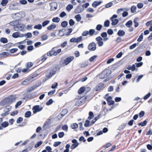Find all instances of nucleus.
Instances as JSON below:
<instances>
[{
	"instance_id": "f257e3e1",
	"label": "nucleus",
	"mask_w": 152,
	"mask_h": 152,
	"mask_svg": "<svg viewBox=\"0 0 152 152\" xmlns=\"http://www.w3.org/2000/svg\"><path fill=\"white\" fill-rule=\"evenodd\" d=\"M59 69V68L57 66L52 67L48 69L46 72V77H48L50 78L55 74L57 71Z\"/></svg>"
},
{
	"instance_id": "f03ea898",
	"label": "nucleus",
	"mask_w": 152,
	"mask_h": 152,
	"mask_svg": "<svg viewBox=\"0 0 152 152\" xmlns=\"http://www.w3.org/2000/svg\"><path fill=\"white\" fill-rule=\"evenodd\" d=\"M14 100V98L11 96L7 97L4 99L0 102L1 106H4L12 103Z\"/></svg>"
},
{
	"instance_id": "7ed1b4c3",
	"label": "nucleus",
	"mask_w": 152,
	"mask_h": 152,
	"mask_svg": "<svg viewBox=\"0 0 152 152\" xmlns=\"http://www.w3.org/2000/svg\"><path fill=\"white\" fill-rule=\"evenodd\" d=\"M111 70L108 69H105L99 75V77L100 79H104L108 76L111 74Z\"/></svg>"
},
{
	"instance_id": "20e7f679",
	"label": "nucleus",
	"mask_w": 152,
	"mask_h": 152,
	"mask_svg": "<svg viewBox=\"0 0 152 152\" xmlns=\"http://www.w3.org/2000/svg\"><path fill=\"white\" fill-rule=\"evenodd\" d=\"M11 106L8 105L6 106L4 109L3 113H2L1 115L3 117H4L9 114V112L11 110Z\"/></svg>"
},
{
	"instance_id": "39448f33",
	"label": "nucleus",
	"mask_w": 152,
	"mask_h": 152,
	"mask_svg": "<svg viewBox=\"0 0 152 152\" xmlns=\"http://www.w3.org/2000/svg\"><path fill=\"white\" fill-rule=\"evenodd\" d=\"M42 109L43 107H40L39 105H36L34 106L32 108L33 113L34 114H36L37 112L40 111L42 110Z\"/></svg>"
},
{
	"instance_id": "423d86ee",
	"label": "nucleus",
	"mask_w": 152,
	"mask_h": 152,
	"mask_svg": "<svg viewBox=\"0 0 152 152\" xmlns=\"http://www.w3.org/2000/svg\"><path fill=\"white\" fill-rule=\"evenodd\" d=\"M34 78V77H30L27 79H26L23 80L21 83V84L22 85H26L27 84L29 83L32 81V79Z\"/></svg>"
},
{
	"instance_id": "0eeeda50",
	"label": "nucleus",
	"mask_w": 152,
	"mask_h": 152,
	"mask_svg": "<svg viewBox=\"0 0 152 152\" xmlns=\"http://www.w3.org/2000/svg\"><path fill=\"white\" fill-rule=\"evenodd\" d=\"M88 49L91 51H94L96 48V44L94 42L90 43L88 47Z\"/></svg>"
},
{
	"instance_id": "6e6552de",
	"label": "nucleus",
	"mask_w": 152,
	"mask_h": 152,
	"mask_svg": "<svg viewBox=\"0 0 152 152\" xmlns=\"http://www.w3.org/2000/svg\"><path fill=\"white\" fill-rule=\"evenodd\" d=\"M74 58L73 56L69 57L64 60V63L65 64V65H67L72 61Z\"/></svg>"
},
{
	"instance_id": "1a4fd4ad",
	"label": "nucleus",
	"mask_w": 152,
	"mask_h": 152,
	"mask_svg": "<svg viewBox=\"0 0 152 152\" xmlns=\"http://www.w3.org/2000/svg\"><path fill=\"white\" fill-rule=\"evenodd\" d=\"M50 5L51 7L50 9L51 11H53L54 10H56L57 9L58 5L55 2L51 3H50Z\"/></svg>"
},
{
	"instance_id": "9d476101",
	"label": "nucleus",
	"mask_w": 152,
	"mask_h": 152,
	"mask_svg": "<svg viewBox=\"0 0 152 152\" xmlns=\"http://www.w3.org/2000/svg\"><path fill=\"white\" fill-rule=\"evenodd\" d=\"M103 39L100 36L97 37L96 38V40L97 41V43L99 46H102L103 44L102 41Z\"/></svg>"
},
{
	"instance_id": "9b49d317",
	"label": "nucleus",
	"mask_w": 152,
	"mask_h": 152,
	"mask_svg": "<svg viewBox=\"0 0 152 152\" xmlns=\"http://www.w3.org/2000/svg\"><path fill=\"white\" fill-rule=\"evenodd\" d=\"M13 22L14 23L13 26L15 30L16 31H18L19 30V25H18V24L19 22V20H16L14 21Z\"/></svg>"
},
{
	"instance_id": "f8f14e48",
	"label": "nucleus",
	"mask_w": 152,
	"mask_h": 152,
	"mask_svg": "<svg viewBox=\"0 0 152 152\" xmlns=\"http://www.w3.org/2000/svg\"><path fill=\"white\" fill-rule=\"evenodd\" d=\"M84 10V9L81 7H80V4L77 7L75 10V13H80L82 12Z\"/></svg>"
},
{
	"instance_id": "ddd939ff",
	"label": "nucleus",
	"mask_w": 152,
	"mask_h": 152,
	"mask_svg": "<svg viewBox=\"0 0 152 152\" xmlns=\"http://www.w3.org/2000/svg\"><path fill=\"white\" fill-rule=\"evenodd\" d=\"M10 56V53L6 52H3L0 54V58L4 57L9 56Z\"/></svg>"
},
{
	"instance_id": "4468645a",
	"label": "nucleus",
	"mask_w": 152,
	"mask_h": 152,
	"mask_svg": "<svg viewBox=\"0 0 152 152\" xmlns=\"http://www.w3.org/2000/svg\"><path fill=\"white\" fill-rule=\"evenodd\" d=\"M103 83H100L98 84L95 88V90L96 91H98L101 89L104 86Z\"/></svg>"
},
{
	"instance_id": "2eb2a0df",
	"label": "nucleus",
	"mask_w": 152,
	"mask_h": 152,
	"mask_svg": "<svg viewBox=\"0 0 152 152\" xmlns=\"http://www.w3.org/2000/svg\"><path fill=\"white\" fill-rule=\"evenodd\" d=\"M101 1H94L92 4V6L94 8H96L98 6L102 3Z\"/></svg>"
},
{
	"instance_id": "dca6fc26",
	"label": "nucleus",
	"mask_w": 152,
	"mask_h": 152,
	"mask_svg": "<svg viewBox=\"0 0 152 152\" xmlns=\"http://www.w3.org/2000/svg\"><path fill=\"white\" fill-rule=\"evenodd\" d=\"M100 116V114L98 115L97 116H96L91 121V123L90 126H91L99 118V117Z\"/></svg>"
},
{
	"instance_id": "f3484780",
	"label": "nucleus",
	"mask_w": 152,
	"mask_h": 152,
	"mask_svg": "<svg viewBox=\"0 0 152 152\" xmlns=\"http://www.w3.org/2000/svg\"><path fill=\"white\" fill-rule=\"evenodd\" d=\"M125 31L123 30H119L117 33V34L119 36L122 37L125 34Z\"/></svg>"
},
{
	"instance_id": "a211bd4d",
	"label": "nucleus",
	"mask_w": 152,
	"mask_h": 152,
	"mask_svg": "<svg viewBox=\"0 0 152 152\" xmlns=\"http://www.w3.org/2000/svg\"><path fill=\"white\" fill-rule=\"evenodd\" d=\"M65 30V29H64V28L59 30V32L58 33V35L61 37L64 36L65 34L64 33H63V32H64Z\"/></svg>"
},
{
	"instance_id": "6ab92c4d",
	"label": "nucleus",
	"mask_w": 152,
	"mask_h": 152,
	"mask_svg": "<svg viewBox=\"0 0 152 152\" xmlns=\"http://www.w3.org/2000/svg\"><path fill=\"white\" fill-rule=\"evenodd\" d=\"M85 87L84 86H83L81 87L78 90V93L80 94H81L83 93L85 91Z\"/></svg>"
},
{
	"instance_id": "aec40b11",
	"label": "nucleus",
	"mask_w": 152,
	"mask_h": 152,
	"mask_svg": "<svg viewBox=\"0 0 152 152\" xmlns=\"http://www.w3.org/2000/svg\"><path fill=\"white\" fill-rule=\"evenodd\" d=\"M132 21L131 20L128 21L126 23V26L128 28L130 27L132 24Z\"/></svg>"
},
{
	"instance_id": "412c9836",
	"label": "nucleus",
	"mask_w": 152,
	"mask_h": 152,
	"mask_svg": "<svg viewBox=\"0 0 152 152\" xmlns=\"http://www.w3.org/2000/svg\"><path fill=\"white\" fill-rule=\"evenodd\" d=\"M147 122L146 120L144 121L143 122H141L139 123L137 125L139 126H144L146 125Z\"/></svg>"
},
{
	"instance_id": "4be33fe9",
	"label": "nucleus",
	"mask_w": 152,
	"mask_h": 152,
	"mask_svg": "<svg viewBox=\"0 0 152 152\" xmlns=\"http://www.w3.org/2000/svg\"><path fill=\"white\" fill-rule=\"evenodd\" d=\"M31 113L30 111H27L25 113V117L26 118H29L31 116Z\"/></svg>"
},
{
	"instance_id": "5701e85b",
	"label": "nucleus",
	"mask_w": 152,
	"mask_h": 152,
	"mask_svg": "<svg viewBox=\"0 0 152 152\" xmlns=\"http://www.w3.org/2000/svg\"><path fill=\"white\" fill-rule=\"evenodd\" d=\"M56 27V25L54 23H53L50 26L47 27V29L48 30H51L55 28Z\"/></svg>"
},
{
	"instance_id": "b1692460",
	"label": "nucleus",
	"mask_w": 152,
	"mask_h": 152,
	"mask_svg": "<svg viewBox=\"0 0 152 152\" xmlns=\"http://www.w3.org/2000/svg\"><path fill=\"white\" fill-rule=\"evenodd\" d=\"M94 115L93 112L91 111L89 112V116L88 117V119L89 120H91L94 117Z\"/></svg>"
},
{
	"instance_id": "393cba45",
	"label": "nucleus",
	"mask_w": 152,
	"mask_h": 152,
	"mask_svg": "<svg viewBox=\"0 0 152 152\" xmlns=\"http://www.w3.org/2000/svg\"><path fill=\"white\" fill-rule=\"evenodd\" d=\"M73 6L71 4H68L66 8V10L68 11H69L72 9L73 8Z\"/></svg>"
},
{
	"instance_id": "a878e982",
	"label": "nucleus",
	"mask_w": 152,
	"mask_h": 152,
	"mask_svg": "<svg viewBox=\"0 0 152 152\" xmlns=\"http://www.w3.org/2000/svg\"><path fill=\"white\" fill-rule=\"evenodd\" d=\"M0 41L1 42L5 43L8 42V40L6 38L4 37H2L0 39Z\"/></svg>"
},
{
	"instance_id": "bb28decb",
	"label": "nucleus",
	"mask_w": 152,
	"mask_h": 152,
	"mask_svg": "<svg viewBox=\"0 0 152 152\" xmlns=\"http://www.w3.org/2000/svg\"><path fill=\"white\" fill-rule=\"evenodd\" d=\"M112 21V23H111V24L113 26H114L116 25L118 22V19H115L114 20H113Z\"/></svg>"
},
{
	"instance_id": "cd10ccee",
	"label": "nucleus",
	"mask_w": 152,
	"mask_h": 152,
	"mask_svg": "<svg viewBox=\"0 0 152 152\" xmlns=\"http://www.w3.org/2000/svg\"><path fill=\"white\" fill-rule=\"evenodd\" d=\"M75 18L76 19V20L77 22L80 21L81 19V17L80 14H78L76 15L75 16Z\"/></svg>"
},
{
	"instance_id": "c85d7f7f",
	"label": "nucleus",
	"mask_w": 152,
	"mask_h": 152,
	"mask_svg": "<svg viewBox=\"0 0 152 152\" xmlns=\"http://www.w3.org/2000/svg\"><path fill=\"white\" fill-rule=\"evenodd\" d=\"M19 14V13L18 12L16 13H13L12 14V17L14 19H18V15Z\"/></svg>"
},
{
	"instance_id": "c756f323",
	"label": "nucleus",
	"mask_w": 152,
	"mask_h": 152,
	"mask_svg": "<svg viewBox=\"0 0 152 152\" xmlns=\"http://www.w3.org/2000/svg\"><path fill=\"white\" fill-rule=\"evenodd\" d=\"M78 127V125L76 123L72 124L71 125V127L73 129H75Z\"/></svg>"
},
{
	"instance_id": "7c9ffc66",
	"label": "nucleus",
	"mask_w": 152,
	"mask_h": 152,
	"mask_svg": "<svg viewBox=\"0 0 152 152\" xmlns=\"http://www.w3.org/2000/svg\"><path fill=\"white\" fill-rule=\"evenodd\" d=\"M55 51L51 50L47 53V55L48 56H52L53 55H55Z\"/></svg>"
},
{
	"instance_id": "2f4dec72",
	"label": "nucleus",
	"mask_w": 152,
	"mask_h": 152,
	"mask_svg": "<svg viewBox=\"0 0 152 152\" xmlns=\"http://www.w3.org/2000/svg\"><path fill=\"white\" fill-rule=\"evenodd\" d=\"M137 9L136 7L133 5L131 7V12L132 13H134L136 12V9Z\"/></svg>"
},
{
	"instance_id": "473e14b6",
	"label": "nucleus",
	"mask_w": 152,
	"mask_h": 152,
	"mask_svg": "<svg viewBox=\"0 0 152 152\" xmlns=\"http://www.w3.org/2000/svg\"><path fill=\"white\" fill-rule=\"evenodd\" d=\"M42 26L40 24L38 25H35L34 26V28L35 29H38L39 30L41 29L42 28Z\"/></svg>"
},
{
	"instance_id": "72a5a7b5",
	"label": "nucleus",
	"mask_w": 152,
	"mask_h": 152,
	"mask_svg": "<svg viewBox=\"0 0 152 152\" xmlns=\"http://www.w3.org/2000/svg\"><path fill=\"white\" fill-rule=\"evenodd\" d=\"M9 125V123L7 121H4L1 124V126L4 128H5L7 127Z\"/></svg>"
},
{
	"instance_id": "f704fd0d",
	"label": "nucleus",
	"mask_w": 152,
	"mask_h": 152,
	"mask_svg": "<svg viewBox=\"0 0 152 152\" xmlns=\"http://www.w3.org/2000/svg\"><path fill=\"white\" fill-rule=\"evenodd\" d=\"M68 22L66 21H63L61 23V26L63 27H65L68 25Z\"/></svg>"
},
{
	"instance_id": "c9c22d12",
	"label": "nucleus",
	"mask_w": 152,
	"mask_h": 152,
	"mask_svg": "<svg viewBox=\"0 0 152 152\" xmlns=\"http://www.w3.org/2000/svg\"><path fill=\"white\" fill-rule=\"evenodd\" d=\"M8 2L7 0H2L1 2V4L3 6H6Z\"/></svg>"
},
{
	"instance_id": "e433bc0d",
	"label": "nucleus",
	"mask_w": 152,
	"mask_h": 152,
	"mask_svg": "<svg viewBox=\"0 0 152 152\" xmlns=\"http://www.w3.org/2000/svg\"><path fill=\"white\" fill-rule=\"evenodd\" d=\"M41 38L42 39V41H43L47 39L48 38V37L47 35L44 34L42 35L41 37Z\"/></svg>"
},
{
	"instance_id": "4c0bfd02",
	"label": "nucleus",
	"mask_w": 152,
	"mask_h": 152,
	"mask_svg": "<svg viewBox=\"0 0 152 152\" xmlns=\"http://www.w3.org/2000/svg\"><path fill=\"white\" fill-rule=\"evenodd\" d=\"M60 20V19L58 17L54 18L52 19V21L54 22L58 23Z\"/></svg>"
},
{
	"instance_id": "58836bf2",
	"label": "nucleus",
	"mask_w": 152,
	"mask_h": 152,
	"mask_svg": "<svg viewBox=\"0 0 152 152\" xmlns=\"http://www.w3.org/2000/svg\"><path fill=\"white\" fill-rule=\"evenodd\" d=\"M88 32V34L91 36H92L95 33V31L94 29H90Z\"/></svg>"
},
{
	"instance_id": "ea45409f",
	"label": "nucleus",
	"mask_w": 152,
	"mask_h": 152,
	"mask_svg": "<svg viewBox=\"0 0 152 152\" xmlns=\"http://www.w3.org/2000/svg\"><path fill=\"white\" fill-rule=\"evenodd\" d=\"M23 120V118L21 117H20V126H23L25 125L26 124V122H23V124H21V122Z\"/></svg>"
},
{
	"instance_id": "a19ab883",
	"label": "nucleus",
	"mask_w": 152,
	"mask_h": 152,
	"mask_svg": "<svg viewBox=\"0 0 152 152\" xmlns=\"http://www.w3.org/2000/svg\"><path fill=\"white\" fill-rule=\"evenodd\" d=\"M143 39V33H142L139 36L138 39H137V41L138 42H140Z\"/></svg>"
},
{
	"instance_id": "79ce46f5",
	"label": "nucleus",
	"mask_w": 152,
	"mask_h": 152,
	"mask_svg": "<svg viewBox=\"0 0 152 152\" xmlns=\"http://www.w3.org/2000/svg\"><path fill=\"white\" fill-rule=\"evenodd\" d=\"M110 22L109 20H107L104 21V26L105 27H107L110 25Z\"/></svg>"
},
{
	"instance_id": "37998d69",
	"label": "nucleus",
	"mask_w": 152,
	"mask_h": 152,
	"mask_svg": "<svg viewBox=\"0 0 152 152\" xmlns=\"http://www.w3.org/2000/svg\"><path fill=\"white\" fill-rule=\"evenodd\" d=\"M138 18H134V19L133 20V22L134 23V26L135 28L139 26V23L138 22H137L136 20V19H138Z\"/></svg>"
},
{
	"instance_id": "c03bdc74",
	"label": "nucleus",
	"mask_w": 152,
	"mask_h": 152,
	"mask_svg": "<svg viewBox=\"0 0 152 152\" xmlns=\"http://www.w3.org/2000/svg\"><path fill=\"white\" fill-rule=\"evenodd\" d=\"M42 143V141H39L37 143L35 144V148H37V147H39L41 145Z\"/></svg>"
},
{
	"instance_id": "a18cd8bd",
	"label": "nucleus",
	"mask_w": 152,
	"mask_h": 152,
	"mask_svg": "<svg viewBox=\"0 0 152 152\" xmlns=\"http://www.w3.org/2000/svg\"><path fill=\"white\" fill-rule=\"evenodd\" d=\"M53 102V99H50L48 102H47L46 104L48 106L49 105L52 104Z\"/></svg>"
},
{
	"instance_id": "49530a36",
	"label": "nucleus",
	"mask_w": 152,
	"mask_h": 152,
	"mask_svg": "<svg viewBox=\"0 0 152 152\" xmlns=\"http://www.w3.org/2000/svg\"><path fill=\"white\" fill-rule=\"evenodd\" d=\"M145 114L144 111H141L138 114V115L140 118H141Z\"/></svg>"
},
{
	"instance_id": "de8ad7c7",
	"label": "nucleus",
	"mask_w": 152,
	"mask_h": 152,
	"mask_svg": "<svg viewBox=\"0 0 152 152\" xmlns=\"http://www.w3.org/2000/svg\"><path fill=\"white\" fill-rule=\"evenodd\" d=\"M50 22V21L48 20H45L42 23V26L43 27H45Z\"/></svg>"
},
{
	"instance_id": "09e8293b",
	"label": "nucleus",
	"mask_w": 152,
	"mask_h": 152,
	"mask_svg": "<svg viewBox=\"0 0 152 152\" xmlns=\"http://www.w3.org/2000/svg\"><path fill=\"white\" fill-rule=\"evenodd\" d=\"M90 121L88 120H87L86 121L84 124V126L86 127H88L89 126V123Z\"/></svg>"
},
{
	"instance_id": "8fccbe9b",
	"label": "nucleus",
	"mask_w": 152,
	"mask_h": 152,
	"mask_svg": "<svg viewBox=\"0 0 152 152\" xmlns=\"http://www.w3.org/2000/svg\"><path fill=\"white\" fill-rule=\"evenodd\" d=\"M12 36L13 37L15 38H17L19 37V32H17L14 33Z\"/></svg>"
},
{
	"instance_id": "3c124183",
	"label": "nucleus",
	"mask_w": 152,
	"mask_h": 152,
	"mask_svg": "<svg viewBox=\"0 0 152 152\" xmlns=\"http://www.w3.org/2000/svg\"><path fill=\"white\" fill-rule=\"evenodd\" d=\"M26 13L24 12H20V18H24L25 16Z\"/></svg>"
},
{
	"instance_id": "603ef678",
	"label": "nucleus",
	"mask_w": 152,
	"mask_h": 152,
	"mask_svg": "<svg viewBox=\"0 0 152 152\" xmlns=\"http://www.w3.org/2000/svg\"><path fill=\"white\" fill-rule=\"evenodd\" d=\"M107 33L109 35H112L113 34V31L112 29H109L107 30Z\"/></svg>"
},
{
	"instance_id": "864d4df0",
	"label": "nucleus",
	"mask_w": 152,
	"mask_h": 152,
	"mask_svg": "<svg viewBox=\"0 0 152 152\" xmlns=\"http://www.w3.org/2000/svg\"><path fill=\"white\" fill-rule=\"evenodd\" d=\"M97 57V55H94V56H92L89 59V60L90 62H92Z\"/></svg>"
},
{
	"instance_id": "5fc2aeb1",
	"label": "nucleus",
	"mask_w": 152,
	"mask_h": 152,
	"mask_svg": "<svg viewBox=\"0 0 152 152\" xmlns=\"http://www.w3.org/2000/svg\"><path fill=\"white\" fill-rule=\"evenodd\" d=\"M26 37L27 38H31L32 37V34L31 32H28L26 34Z\"/></svg>"
},
{
	"instance_id": "6e6d98bb",
	"label": "nucleus",
	"mask_w": 152,
	"mask_h": 152,
	"mask_svg": "<svg viewBox=\"0 0 152 152\" xmlns=\"http://www.w3.org/2000/svg\"><path fill=\"white\" fill-rule=\"evenodd\" d=\"M69 23L70 26H71L74 25L75 24V22L72 19H70L69 21Z\"/></svg>"
},
{
	"instance_id": "4d7b16f0",
	"label": "nucleus",
	"mask_w": 152,
	"mask_h": 152,
	"mask_svg": "<svg viewBox=\"0 0 152 152\" xmlns=\"http://www.w3.org/2000/svg\"><path fill=\"white\" fill-rule=\"evenodd\" d=\"M61 142L60 141L55 142L54 143L53 146L55 147H56L61 144Z\"/></svg>"
},
{
	"instance_id": "13d9d810",
	"label": "nucleus",
	"mask_w": 152,
	"mask_h": 152,
	"mask_svg": "<svg viewBox=\"0 0 152 152\" xmlns=\"http://www.w3.org/2000/svg\"><path fill=\"white\" fill-rule=\"evenodd\" d=\"M26 26L24 24H21L20 23V31H23L24 30V28Z\"/></svg>"
},
{
	"instance_id": "bf43d9fd",
	"label": "nucleus",
	"mask_w": 152,
	"mask_h": 152,
	"mask_svg": "<svg viewBox=\"0 0 152 152\" xmlns=\"http://www.w3.org/2000/svg\"><path fill=\"white\" fill-rule=\"evenodd\" d=\"M75 40V42L78 43L82 40V36H80L77 38H76Z\"/></svg>"
},
{
	"instance_id": "052dcab7",
	"label": "nucleus",
	"mask_w": 152,
	"mask_h": 152,
	"mask_svg": "<svg viewBox=\"0 0 152 152\" xmlns=\"http://www.w3.org/2000/svg\"><path fill=\"white\" fill-rule=\"evenodd\" d=\"M82 103V102L80 100H78L75 103V105L76 106H79Z\"/></svg>"
},
{
	"instance_id": "680f3d73",
	"label": "nucleus",
	"mask_w": 152,
	"mask_h": 152,
	"mask_svg": "<svg viewBox=\"0 0 152 152\" xmlns=\"http://www.w3.org/2000/svg\"><path fill=\"white\" fill-rule=\"evenodd\" d=\"M27 49L28 51H30L34 49L33 46L31 45L27 47Z\"/></svg>"
},
{
	"instance_id": "e2e57ef3",
	"label": "nucleus",
	"mask_w": 152,
	"mask_h": 152,
	"mask_svg": "<svg viewBox=\"0 0 152 152\" xmlns=\"http://www.w3.org/2000/svg\"><path fill=\"white\" fill-rule=\"evenodd\" d=\"M20 3L22 5H25L27 4V2L26 0H20Z\"/></svg>"
},
{
	"instance_id": "0e129e2a",
	"label": "nucleus",
	"mask_w": 152,
	"mask_h": 152,
	"mask_svg": "<svg viewBox=\"0 0 152 152\" xmlns=\"http://www.w3.org/2000/svg\"><path fill=\"white\" fill-rule=\"evenodd\" d=\"M64 135V133L63 132H61L58 133V136L59 138H61L63 137Z\"/></svg>"
},
{
	"instance_id": "69168bd1",
	"label": "nucleus",
	"mask_w": 152,
	"mask_h": 152,
	"mask_svg": "<svg viewBox=\"0 0 152 152\" xmlns=\"http://www.w3.org/2000/svg\"><path fill=\"white\" fill-rule=\"evenodd\" d=\"M151 95L150 93L149 92L146 95L143 97V99L144 100H146L149 98Z\"/></svg>"
},
{
	"instance_id": "338daca9",
	"label": "nucleus",
	"mask_w": 152,
	"mask_h": 152,
	"mask_svg": "<svg viewBox=\"0 0 152 152\" xmlns=\"http://www.w3.org/2000/svg\"><path fill=\"white\" fill-rule=\"evenodd\" d=\"M102 25L101 24H98L96 26V29L97 31H100L102 28Z\"/></svg>"
},
{
	"instance_id": "774afa93",
	"label": "nucleus",
	"mask_w": 152,
	"mask_h": 152,
	"mask_svg": "<svg viewBox=\"0 0 152 152\" xmlns=\"http://www.w3.org/2000/svg\"><path fill=\"white\" fill-rule=\"evenodd\" d=\"M33 65L32 63L31 62H28L26 64V67L28 69L31 67L33 66Z\"/></svg>"
}]
</instances>
